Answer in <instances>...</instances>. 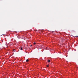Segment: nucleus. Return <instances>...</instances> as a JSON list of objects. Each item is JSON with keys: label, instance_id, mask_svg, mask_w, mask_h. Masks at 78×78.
I'll use <instances>...</instances> for the list:
<instances>
[{"label": "nucleus", "instance_id": "f257e3e1", "mask_svg": "<svg viewBox=\"0 0 78 78\" xmlns=\"http://www.w3.org/2000/svg\"><path fill=\"white\" fill-rule=\"evenodd\" d=\"M48 62H50V60H48Z\"/></svg>", "mask_w": 78, "mask_h": 78}, {"label": "nucleus", "instance_id": "f03ea898", "mask_svg": "<svg viewBox=\"0 0 78 78\" xmlns=\"http://www.w3.org/2000/svg\"><path fill=\"white\" fill-rule=\"evenodd\" d=\"M20 50H23V48H20Z\"/></svg>", "mask_w": 78, "mask_h": 78}, {"label": "nucleus", "instance_id": "7ed1b4c3", "mask_svg": "<svg viewBox=\"0 0 78 78\" xmlns=\"http://www.w3.org/2000/svg\"><path fill=\"white\" fill-rule=\"evenodd\" d=\"M28 61H29L28 59H27L26 60V62H28Z\"/></svg>", "mask_w": 78, "mask_h": 78}, {"label": "nucleus", "instance_id": "20e7f679", "mask_svg": "<svg viewBox=\"0 0 78 78\" xmlns=\"http://www.w3.org/2000/svg\"><path fill=\"white\" fill-rule=\"evenodd\" d=\"M15 50V49H13V52H15V51H14Z\"/></svg>", "mask_w": 78, "mask_h": 78}, {"label": "nucleus", "instance_id": "39448f33", "mask_svg": "<svg viewBox=\"0 0 78 78\" xmlns=\"http://www.w3.org/2000/svg\"><path fill=\"white\" fill-rule=\"evenodd\" d=\"M60 39H62V40H63V38H60Z\"/></svg>", "mask_w": 78, "mask_h": 78}, {"label": "nucleus", "instance_id": "423d86ee", "mask_svg": "<svg viewBox=\"0 0 78 78\" xmlns=\"http://www.w3.org/2000/svg\"><path fill=\"white\" fill-rule=\"evenodd\" d=\"M34 45H35V44H36V43L35 42L34 43Z\"/></svg>", "mask_w": 78, "mask_h": 78}, {"label": "nucleus", "instance_id": "0eeeda50", "mask_svg": "<svg viewBox=\"0 0 78 78\" xmlns=\"http://www.w3.org/2000/svg\"><path fill=\"white\" fill-rule=\"evenodd\" d=\"M48 67V65H47V67Z\"/></svg>", "mask_w": 78, "mask_h": 78}, {"label": "nucleus", "instance_id": "6e6552de", "mask_svg": "<svg viewBox=\"0 0 78 78\" xmlns=\"http://www.w3.org/2000/svg\"><path fill=\"white\" fill-rule=\"evenodd\" d=\"M76 37H78V36H76Z\"/></svg>", "mask_w": 78, "mask_h": 78}, {"label": "nucleus", "instance_id": "1a4fd4ad", "mask_svg": "<svg viewBox=\"0 0 78 78\" xmlns=\"http://www.w3.org/2000/svg\"><path fill=\"white\" fill-rule=\"evenodd\" d=\"M2 36V35H0V36Z\"/></svg>", "mask_w": 78, "mask_h": 78}, {"label": "nucleus", "instance_id": "9d476101", "mask_svg": "<svg viewBox=\"0 0 78 78\" xmlns=\"http://www.w3.org/2000/svg\"><path fill=\"white\" fill-rule=\"evenodd\" d=\"M31 46H32L31 45H30V47H31Z\"/></svg>", "mask_w": 78, "mask_h": 78}]
</instances>
